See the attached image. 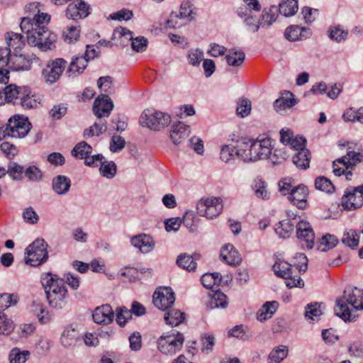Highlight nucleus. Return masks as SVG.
Masks as SVG:
<instances>
[{
  "mask_svg": "<svg viewBox=\"0 0 363 363\" xmlns=\"http://www.w3.org/2000/svg\"><path fill=\"white\" fill-rule=\"evenodd\" d=\"M24 172L23 167L15 162H10L8 165L7 173L14 180H21Z\"/></svg>",
  "mask_w": 363,
  "mask_h": 363,
  "instance_id": "52",
  "label": "nucleus"
},
{
  "mask_svg": "<svg viewBox=\"0 0 363 363\" xmlns=\"http://www.w3.org/2000/svg\"><path fill=\"white\" fill-rule=\"evenodd\" d=\"M320 305L315 303L314 304L311 303L308 304L306 307L305 311V318L307 320H315V319H318L320 316L322 315V312L320 310Z\"/></svg>",
  "mask_w": 363,
  "mask_h": 363,
  "instance_id": "50",
  "label": "nucleus"
},
{
  "mask_svg": "<svg viewBox=\"0 0 363 363\" xmlns=\"http://www.w3.org/2000/svg\"><path fill=\"white\" fill-rule=\"evenodd\" d=\"M359 235L354 230H350L344 233L342 242L351 248H354L359 245Z\"/></svg>",
  "mask_w": 363,
  "mask_h": 363,
  "instance_id": "47",
  "label": "nucleus"
},
{
  "mask_svg": "<svg viewBox=\"0 0 363 363\" xmlns=\"http://www.w3.org/2000/svg\"><path fill=\"white\" fill-rule=\"evenodd\" d=\"M14 329V325L4 313H0V334L8 335Z\"/></svg>",
  "mask_w": 363,
  "mask_h": 363,
  "instance_id": "57",
  "label": "nucleus"
},
{
  "mask_svg": "<svg viewBox=\"0 0 363 363\" xmlns=\"http://www.w3.org/2000/svg\"><path fill=\"white\" fill-rule=\"evenodd\" d=\"M315 186L317 189L331 194L335 191V186L331 181L325 177H318L315 180Z\"/></svg>",
  "mask_w": 363,
  "mask_h": 363,
  "instance_id": "46",
  "label": "nucleus"
},
{
  "mask_svg": "<svg viewBox=\"0 0 363 363\" xmlns=\"http://www.w3.org/2000/svg\"><path fill=\"white\" fill-rule=\"evenodd\" d=\"M6 40L9 46L7 49H13L16 50L18 49H21L24 45L23 36L19 33L13 32L7 33Z\"/></svg>",
  "mask_w": 363,
  "mask_h": 363,
  "instance_id": "40",
  "label": "nucleus"
},
{
  "mask_svg": "<svg viewBox=\"0 0 363 363\" xmlns=\"http://www.w3.org/2000/svg\"><path fill=\"white\" fill-rule=\"evenodd\" d=\"M92 147L86 142L79 143L72 150V155L77 159H84V164L89 167H97L101 163L104 157L101 154H97L89 157L91 153Z\"/></svg>",
  "mask_w": 363,
  "mask_h": 363,
  "instance_id": "12",
  "label": "nucleus"
},
{
  "mask_svg": "<svg viewBox=\"0 0 363 363\" xmlns=\"http://www.w3.org/2000/svg\"><path fill=\"white\" fill-rule=\"evenodd\" d=\"M113 108V101L107 94H100L94 102L93 112L99 118L109 116Z\"/></svg>",
  "mask_w": 363,
  "mask_h": 363,
  "instance_id": "18",
  "label": "nucleus"
},
{
  "mask_svg": "<svg viewBox=\"0 0 363 363\" xmlns=\"http://www.w3.org/2000/svg\"><path fill=\"white\" fill-rule=\"evenodd\" d=\"M293 267L299 272H305L308 268L307 257L303 253H298L294 258Z\"/></svg>",
  "mask_w": 363,
  "mask_h": 363,
  "instance_id": "58",
  "label": "nucleus"
},
{
  "mask_svg": "<svg viewBox=\"0 0 363 363\" xmlns=\"http://www.w3.org/2000/svg\"><path fill=\"white\" fill-rule=\"evenodd\" d=\"M288 354L286 346L280 345L272 350L268 356V363H280Z\"/></svg>",
  "mask_w": 363,
  "mask_h": 363,
  "instance_id": "38",
  "label": "nucleus"
},
{
  "mask_svg": "<svg viewBox=\"0 0 363 363\" xmlns=\"http://www.w3.org/2000/svg\"><path fill=\"white\" fill-rule=\"evenodd\" d=\"M228 305L227 296L220 291H216L211 300L210 301L209 306L211 308H225Z\"/></svg>",
  "mask_w": 363,
  "mask_h": 363,
  "instance_id": "54",
  "label": "nucleus"
},
{
  "mask_svg": "<svg viewBox=\"0 0 363 363\" xmlns=\"http://www.w3.org/2000/svg\"><path fill=\"white\" fill-rule=\"evenodd\" d=\"M90 6L84 0H72L69 4V18L73 20L82 19L90 14Z\"/></svg>",
  "mask_w": 363,
  "mask_h": 363,
  "instance_id": "21",
  "label": "nucleus"
},
{
  "mask_svg": "<svg viewBox=\"0 0 363 363\" xmlns=\"http://www.w3.org/2000/svg\"><path fill=\"white\" fill-rule=\"evenodd\" d=\"M88 61L85 56L73 57L69 63V72L82 73L86 67Z\"/></svg>",
  "mask_w": 363,
  "mask_h": 363,
  "instance_id": "45",
  "label": "nucleus"
},
{
  "mask_svg": "<svg viewBox=\"0 0 363 363\" xmlns=\"http://www.w3.org/2000/svg\"><path fill=\"white\" fill-rule=\"evenodd\" d=\"M31 310L37 316L41 324H45L50 321L51 315L40 301H33L31 306Z\"/></svg>",
  "mask_w": 363,
  "mask_h": 363,
  "instance_id": "29",
  "label": "nucleus"
},
{
  "mask_svg": "<svg viewBox=\"0 0 363 363\" xmlns=\"http://www.w3.org/2000/svg\"><path fill=\"white\" fill-rule=\"evenodd\" d=\"M254 189L255 195L258 198H262V199H269V193L267 190V184L265 182L262 180L256 182Z\"/></svg>",
  "mask_w": 363,
  "mask_h": 363,
  "instance_id": "60",
  "label": "nucleus"
},
{
  "mask_svg": "<svg viewBox=\"0 0 363 363\" xmlns=\"http://www.w3.org/2000/svg\"><path fill=\"white\" fill-rule=\"evenodd\" d=\"M20 27L22 32L26 34L29 45L38 47L41 51L50 50L55 48L57 35L47 26L31 24V18L27 16L22 18Z\"/></svg>",
  "mask_w": 363,
  "mask_h": 363,
  "instance_id": "1",
  "label": "nucleus"
},
{
  "mask_svg": "<svg viewBox=\"0 0 363 363\" xmlns=\"http://www.w3.org/2000/svg\"><path fill=\"white\" fill-rule=\"evenodd\" d=\"M124 38L125 40L121 44H125L132 40L131 47L136 52H143L147 46V40L144 37L133 38V33L126 28L118 27L114 29L112 35V40Z\"/></svg>",
  "mask_w": 363,
  "mask_h": 363,
  "instance_id": "11",
  "label": "nucleus"
},
{
  "mask_svg": "<svg viewBox=\"0 0 363 363\" xmlns=\"http://www.w3.org/2000/svg\"><path fill=\"white\" fill-rule=\"evenodd\" d=\"M223 207L220 198L211 197L201 199L197 203L196 209L199 215L212 219L221 213Z\"/></svg>",
  "mask_w": 363,
  "mask_h": 363,
  "instance_id": "10",
  "label": "nucleus"
},
{
  "mask_svg": "<svg viewBox=\"0 0 363 363\" xmlns=\"http://www.w3.org/2000/svg\"><path fill=\"white\" fill-rule=\"evenodd\" d=\"M247 328L242 325H236L228 332V336L246 340L249 338L247 334Z\"/></svg>",
  "mask_w": 363,
  "mask_h": 363,
  "instance_id": "59",
  "label": "nucleus"
},
{
  "mask_svg": "<svg viewBox=\"0 0 363 363\" xmlns=\"http://www.w3.org/2000/svg\"><path fill=\"white\" fill-rule=\"evenodd\" d=\"M184 341L183 334L172 330L163 334L157 340V348L163 354H174L180 350Z\"/></svg>",
  "mask_w": 363,
  "mask_h": 363,
  "instance_id": "4",
  "label": "nucleus"
},
{
  "mask_svg": "<svg viewBox=\"0 0 363 363\" xmlns=\"http://www.w3.org/2000/svg\"><path fill=\"white\" fill-rule=\"evenodd\" d=\"M298 0H282L277 7V13L289 17L294 16L298 11Z\"/></svg>",
  "mask_w": 363,
  "mask_h": 363,
  "instance_id": "30",
  "label": "nucleus"
},
{
  "mask_svg": "<svg viewBox=\"0 0 363 363\" xmlns=\"http://www.w3.org/2000/svg\"><path fill=\"white\" fill-rule=\"evenodd\" d=\"M203 51H201L199 49L191 50L189 51L188 59H189V62L191 65H192L194 66L199 65L200 64V62H201V60H203Z\"/></svg>",
  "mask_w": 363,
  "mask_h": 363,
  "instance_id": "64",
  "label": "nucleus"
},
{
  "mask_svg": "<svg viewBox=\"0 0 363 363\" xmlns=\"http://www.w3.org/2000/svg\"><path fill=\"white\" fill-rule=\"evenodd\" d=\"M222 281L221 275L218 272L206 273L201 278V281L206 289H212L215 285H219Z\"/></svg>",
  "mask_w": 363,
  "mask_h": 363,
  "instance_id": "39",
  "label": "nucleus"
},
{
  "mask_svg": "<svg viewBox=\"0 0 363 363\" xmlns=\"http://www.w3.org/2000/svg\"><path fill=\"white\" fill-rule=\"evenodd\" d=\"M235 155L244 162H255L250 147V139L242 141L236 147Z\"/></svg>",
  "mask_w": 363,
  "mask_h": 363,
  "instance_id": "31",
  "label": "nucleus"
},
{
  "mask_svg": "<svg viewBox=\"0 0 363 363\" xmlns=\"http://www.w3.org/2000/svg\"><path fill=\"white\" fill-rule=\"evenodd\" d=\"M308 188L300 184L293 188L289 196V201L299 209H305L307 206Z\"/></svg>",
  "mask_w": 363,
  "mask_h": 363,
  "instance_id": "20",
  "label": "nucleus"
},
{
  "mask_svg": "<svg viewBox=\"0 0 363 363\" xmlns=\"http://www.w3.org/2000/svg\"><path fill=\"white\" fill-rule=\"evenodd\" d=\"M250 147L255 161L267 159L272 155V141L269 138L259 137L250 139Z\"/></svg>",
  "mask_w": 363,
  "mask_h": 363,
  "instance_id": "14",
  "label": "nucleus"
},
{
  "mask_svg": "<svg viewBox=\"0 0 363 363\" xmlns=\"http://www.w3.org/2000/svg\"><path fill=\"white\" fill-rule=\"evenodd\" d=\"M92 318L97 324L108 325L113 322L114 312L111 305L104 304L95 308Z\"/></svg>",
  "mask_w": 363,
  "mask_h": 363,
  "instance_id": "19",
  "label": "nucleus"
},
{
  "mask_svg": "<svg viewBox=\"0 0 363 363\" xmlns=\"http://www.w3.org/2000/svg\"><path fill=\"white\" fill-rule=\"evenodd\" d=\"M342 206L347 211L357 209L363 206V184L345 189L341 200Z\"/></svg>",
  "mask_w": 363,
  "mask_h": 363,
  "instance_id": "9",
  "label": "nucleus"
},
{
  "mask_svg": "<svg viewBox=\"0 0 363 363\" xmlns=\"http://www.w3.org/2000/svg\"><path fill=\"white\" fill-rule=\"evenodd\" d=\"M41 284L50 306L61 309L66 306L67 290L63 279L55 274L46 273L41 276Z\"/></svg>",
  "mask_w": 363,
  "mask_h": 363,
  "instance_id": "2",
  "label": "nucleus"
},
{
  "mask_svg": "<svg viewBox=\"0 0 363 363\" xmlns=\"http://www.w3.org/2000/svg\"><path fill=\"white\" fill-rule=\"evenodd\" d=\"M125 145L123 138L120 135H113L110 143V150L113 152L121 150Z\"/></svg>",
  "mask_w": 363,
  "mask_h": 363,
  "instance_id": "62",
  "label": "nucleus"
},
{
  "mask_svg": "<svg viewBox=\"0 0 363 363\" xmlns=\"http://www.w3.org/2000/svg\"><path fill=\"white\" fill-rule=\"evenodd\" d=\"M48 245L43 239L38 238L26 248V263L37 267L46 262L48 258Z\"/></svg>",
  "mask_w": 363,
  "mask_h": 363,
  "instance_id": "5",
  "label": "nucleus"
},
{
  "mask_svg": "<svg viewBox=\"0 0 363 363\" xmlns=\"http://www.w3.org/2000/svg\"><path fill=\"white\" fill-rule=\"evenodd\" d=\"M289 157L286 147L275 149L274 153L271 155V160L273 164H281Z\"/></svg>",
  "mask_w": 363,
  "mask_h": 363,
  "instance_id": "61",
  "label": "nucleus"
},
{
  "mask_svg": "<svg viewBox=\"0 0 363 363\" xmlns=\"http://www.w3.org/2000/svg\"><path fill=\"white\" fill-rule=\"evenodd\" d=\"M97 86L101 90V94L109 96L114 93L112 77L110 76L101 77L97 81Z\"/></svg>",
  "mask_w": 363,
  "mask_h": 363,
  "instance_id": "41",
  "label": "nucleus"
},
{
  "mask_svg": "<svg viewBox=\"0 0 363 363\" xmlns=\"http://www.w3.org/2000/svg\"><path fill=\"white\" fill-rule=\"evenodd\" d=\"M131 244L138 248L143 253H147L152 251L155 246L152 238L145 234H140L133 237Z\"/></svg>",
  "mask_w": 363,
  "mask_h": 363,
  "instance_id": "23",
  "label": "nucleus"
},
{
  "mask_svg": "<svg viewBox=\"0 0 363 363\" xmlns=\"http://www.w3.org/2000/svg\"><path fill=\"white\" fill-rule=\"evenodd\" d=\"M363 161V155L354 151H350L347 154L342 158L337 159V162L345 169L352 168L357 163Z\"/></svg>",
  "mask_w": 363,
  "mask_h": 363,
  "instance_id": "32",
  "label": "nucleus"
},
{
  "mask_svg": "<svg viewBox=\"0 0 363 363\" xmlns=\"http://www.w3.org/2000/svg\"><path fill=\"white\" fill-rule=\"evenodd\" d=\"M25 94H23L21 99H18V101L14 102V105H21L27 109L35 108L40 103L36 96L30 95V91L28 87L25 89Z\"/></svg>",
  "mask_w": 363,
  "mask_h": 363,
  "instance_id": "36",
  "label": "nucleus"
},
{
  "mask_svg": "<svg viewBox=\"0 0 363 363\" xmlns=\"http://www.w3.org/2000/svg\"><path fill=\"white\" fill-rule=\"evenodd\" d=\"M100 166L99 171L101 174L108 179H112L116 174V165L113 162H110L105 164L102 160L101 163H99Z\"/></svg>",
  "mask_w": 363,
  "mask_h": 363,
  "instance_id": "53",
  "label": "nucleus"
},
{
  "mask_svg": "<svg viewBox=\"0 0 363 363\" xmlns=\"http://www.w3.org/2000/svg\"><path fill=\"white\" fill-rule=\"evenodd\" d=\"M350 306L355 310L363 309V290L350 286L346 287L342 296L336 301L335 314L344 321L352 320Z\"/></svg>",
  "mask_w": 363,
  "mask_h": 363,
  "instance_id": "3",
  "label": "nucleus"
},
{
  "mask_svg": "<svg viewBox=\"0 0 363 363\" xmlns=\"http://www.w3.org/2000/svg\"><path fill=\"white\" fill-rule=\"evenodd\" d=\"M220 257L223 261L229 265H238L241 262V257L238 252L230 244H227L222 247Z\"/></svg>",
  "mask_w": 363,
  "mask_h": 363,
  "instance_id": "24",
  "label": "nucleus"
},
{
  "mask_svg": "<svg viewBox=\"0 0 363 363\" xmlns=\"http://www.w3.org/2000/svg\"><path fill=\"white\" fill-rule=\"evenodd\" d=\"M277 18V9L276 6H271L269 9H264L262 11L261 17L257 19L250 15L247 16L245 22L252 32H257L260 28H269Z\"/></svg>",
  "mask_w": 363,
  "mask_h": 363,
  "instance_id": "7",
  "label": "nucleus"
},
{
  "mask_svg": "<svg viewBox=\"0 0 363 363\" xmlns=\"http://www.w3.org/2000/svg\"><path fill=\"white\" fill-rule=\"evenodd\" d=\"M347 35L348 32L342 30L340 26L330 27L329 29L330 38L337 43L344 41Z\"/></svg>",
  "mask_w": 363,
  "mask_h": 363,
  "instance_id": "56",
  "label": "nucleus"
},
{
  "mask_svg": "<svg viewBox=\"0 0 363 363\" xmlns=\"http://www.w3.org/2000/svg\"><path fill=\"white\" fill-rule=\"evenodd\" d=\"M26 88L27 87L25 86H18L16 84L6 86L4 89L5 100L7 102H11L14 104V102L18 101V99H21L23 94H26L25 89H26Z\"/></svg>",
  "mask_w": 363,
  "mask_h": 363,
  "instance_id": "25",
  "label": "nucleus"
},
{
  "mask_svg": "<svg viewBox=\"0 0 363 363\" xmlns=\"http://www.w3.org/2000/svg\"><path fill=\"white\" fill-rule=\"evenodd\" d=\"M200 259V255L195 253L194 255L181 254L178 256L177 264L179 267L189 271L194 272L196 268V260Z\"/></svg>",
  "mask_w": 363,
  "mask_h": 363,
  "instance_id": "26",
  "label": "nucleus"
},
{
  "mask_svg": "<svg viewBox=\"0 0 363 363\" xmlns=\"http://www.w3.org/2000/svg\"><path fill=\"white\" fill-rule=\"evenodd\" d=\"M171 122L169 114L161 111H152L145 110L140 117V123L143 127H147L153 130H160L167 126Z\"/></svg>",
  "mask_w": 363,
  "mask_h": 363,
  "instance_id": "6",
  "label": "nucleus"
},
{
  "mask_svg": "<svg viewBox=\"0 0 363 363\" xmlns=\"http://www.w3.org/2000/svg\"><path fill=\"white\" fill-rule=\"evenodd\" d=\"M10 137L14 138H24L30 130V123L27 118L16 115L9 121Z\"/></svg>",
  "mask_w": 363,
  "mask_h": 363,
  "instance_id": "16",
  "label": "nucleus"
},
{
  "mask_svg": "<svg viewBox=\"0 0 363 363\" xmlns=\"http://www.w3.org/2000/svg\"><path fill=\"white\" fill-rule=\"evenodd\" d=\"M190 127L184 123L179 121L174 123L170 131V138L176 145L181 144L189 135Z\"/></svg>",
  "mask_w": 363,
  "mask_h": 363,
  "instance_id": "22",
  "label": "nucleus"
},
{
  "mask_svg": "<svg viewBox=\"0 0 363 363\" xmlns=\"http://www.w3.org/2000/svg\"><path fill=\"white\" fill-rule=\"evenodd\" d=\"M52 189L57 194H64L68 191V180L66 177L59 175L52 180Z\"/></svg>",
  "mask_w": 363,
  "mask_h": 363,
  "instance_id": "44",
  "label": "nucleus"
},
{
  "mask_svg": "<svg viewBox=\"0 0 363 363\" xmlns=\"http://www.w3.org/2000/svg\"><path fill=\"white\" fill-rule=\"evenodd\" d=\"M17 302L18 296L16 295L8 293L0 294V311H4L12 305L16 304Z\"/></svg>",
  "mask_w": 363,
  "mask_h": 363,
  "instance_id": "55",
  "label": "nucleus"
},
{
  "mask_svg": "<svg viewBox=\"0 0 363 363\" xmlns=\"http://www.w3.org/2000/svg\"><path fill=\"white\" fill-rule=\"evenodd\" d=\"M295 227V223L290 219H285L279 223V225L275 228L277 234L282 238H289L293 233Z\"/></svg>",
  "mask_w": 363,
  "mask_h": 363,
  "instance_id": "35",
  "label": "nucleus"
},
{
  "mask_svg": "<svg viewBox=\"0 0 363 363\" xmlns=\"http://www.w3.org/2000/svg\"><path fill=\"white\" fill-rule=\"evenodd\" d=\"M296 104V101L293 94L288 92L285 96H281L274 102V108L277 112H279L287 108H291Z\"/></svg>",
  "mask_w": 363,
  "mask_h": 363,
  "instance_id": "34",
  "label": "nucleus"
},
{
  "mask_svg": "<svg viewBox=\"0 0 363 363\" xmlns=\"http://www.w3.org/2000/svg\"><path fill=\"white\" fill-rule=\"evenodd\" d=\"M30 356V352L28 350H21L15 347L13 348L9 355L10 363H25Z\"/></svg>",
  "mask_w": 363,
  "mask_h": 363,
  "instance_id": "42",
  "label": "nucleus"
},
{
  "mask_svg": "<svg viewBox=\"0 0 363 363\" xmlns=\"http://www.w3.org/2000/svg\"><path fill=\"white\" fill-rule=\"evenodd\" d=\"M225 59L228 65L239 67L243 63L245 59V54L242 51L230 52L225 56Z\"/></svg>",
  "mask_w": 363,
  "mask_h": 363,
  "instance_id": "48",
  "label": "nucleus"
},
{
  "mask_svg": "<svg viewBox=\"0 0 363 363\" xmlns=\"http://www.w3.org/2000/svg\"><path fill=\"white\" fill-rule=\"evenodd\" d=\"M251 111V101L247 98L239 99L237 101V115L244 118L250 114Z\"/></svg>",
  "mask_w": 363,
  "mask_h": 363,
  "instance_id": "49",
  "label": "nucleus"
},
{
  "mask_svg": "<svg viewBox=\"0 0 363 363\" xmlns=\"http://www.w3.org/2000/svg\"><path fill=\"white\" fill-rule=\"evenodd\" d=\"M236 147H230L229 145H224L220 150V159L225 162H229L230 160L234 159L235 155Z\"/></svg>",
  "mask_w": 363,
  "mask_h": 363,
  "instance_id": "63",
  "label": "nucleus"
},
{
  "mask_svg": "<svg viewBox=\"0 0 363 363\" xmlns=\"http://www.w3.org/2000/svg\"><path fill=\"white\" fill-rule=\"evenodd\" d=\"M338 242V240L334 235L327 234L322 237L318 242V250L325 252L328 250L334 247Z\"/></svg>",
  "mask_w": 363,
  "mask_h": 363,
  "instance_id": "43",
  "label": "nucleus"
},
{
  "mask_svg": "<svg viewBox=\"0 0 363 363\" xmlns=\"http://www.w3.org/2000/svg\"><path fill=\"white\" fill-rule=\"evenodd\" d=\"M296 236L302 245L306 248L312 249L314 245L315 233L311 225L305 220L298 222L296 225Z\"/></svg>",
  "mask_w": 363,
  "mask_h": 363,
  "instance_id": "17",
  "label": "nucleus"
},
{
  "mask_svg": "<svg viewBox=\"0 0 363 363\" xmlns=\"http://www.w3.org/2000/svg\"><path fill=\"white\" fill-rule=\"evenodd\" d=\"M164 319L167 325L177 326L185 320V313L178 309H171L165 313Z\"/></svg>",
  "mask_w": 363,
  "mask_h": 363,
  "instance_id": "33",
  "label": "nucleus"
},
{
  "mask_svg": "<svg viewBox=\"0 0 363 363\" xmlns=\"http://www.w3.org/2000/svg\"><path fill=\"white\" fill-rule=\"evenodd\" d=\"M311 152L304 148L297 152L292 157L293 163L301 169H306L309 167L311 162Z\"/></svg>",
  "mask_w": 363,
  "mask_h": 363,
  "instance_id": "28",
  "label": "nucleus"
},
{
  "mask_svg": "<svg viewBox=\"0 0 363 363\" xmlns=\"http://www.w3.org/2000/svg\"><path fill=\"white\" fill-rule=\"evenodd\" d=\"M279 306L277 301H267L263 304L257 313V318L260 322L269 319L275 313Z\"/></svg>",
  "mask_w": 363,
  "mask_h": 363,
  "instance_id": "27",
  "label": "nucleus"
},
{
  "mask_svg": "<svg viewBox=\"0 0 363 363\" xmlns=\"http://www.w3.org/2000/svg\"><path fill=\"white\" fill-rule=\"evenodd\" d=\"M152 301L160 310H168L175 301L174 293L170 287H160L155 291Z\"/></svg>",
  "mask_w": 363,
  "mask_h": 363,
  "instance_id": "15",
  "label": "nucleus"
},
{
  "mask_svg": "<svg viewBox=\"0 0 363 363\" xmlns=\"http://www.w3.org/2000/svg\"><path fill=\"white\" fill-rule=\"evenodd\" d=\"M303 32H307L308 34L310 33L305 28H302L298 26H290L286 29L284 35L287 40L290 41H296L306 37L303 33Z\"/></svg>",
  "mask_w": 363,
  "mask_h": 363,
  "instance_id": "37",
  "label": "nucleus"
},
{
  "mask_svg": "<svg viewBox=\"0 0 363 363\" xmlns=\"http://www.w3.org/2000/svg\"><path fill=\"white\" fill-rule=\"evenodd\" d=\"M293 264L279 260L273 265L275 274L279 277L287 279L286 284L289 288L303 287L304 281L301 277L293 276Z\"/></svg>",
  "mask_w": 363,
  "mask_h": 363,
  "instance_id": "8",
  "label": "nucleus"
},
{
  "mask_svg": "<svg viewBox=\"0 0 363 363\" xmlns=\"http://www.w3.org/2000/svg\"><path fill=\"white\" fill-rule=\"evenodd\" d=\"M116 312V322L121 327H123L132 317L131 311L125 306L118 307Z\"/></svg>",
  "mask_w": 363,
  "mask_h": 363,
  "instance_id": "51",
  "label": "nucleus"
},
{
  "mask_svg": "<svg viewBox=\"0 0 363 363\" xmlns=\"http://www.w3.org/2000/svg\"><path fill=\"white\" fill-rule=\"evenodd\" d=\"M67 65V61L62 58H57L50 61L43 69L42 76L46 83L56 82L62 75Z\"/></svg>",
  "mask_w": 363,
  "mask_h": 363,
  "instance_id": "13",
  "label": "nucleus"
}]
</instances>
